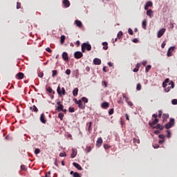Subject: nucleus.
Masks as SVG:
<instances>
[{
    "instance_id": "39448f33",
    "label": "nucleus",
    "mask_w": 177,
    "mask_h": 177,
    "mask_svg": "<svg viewBox=\"0 0 177 177\" xmlns=\"http://www.w3.org/2000/svg\"><path fill=\"white\" fill-rule=\"evenodd\" d=\"M77 105L79 109H81L82 110H85L86 104L82 102V100H79L77 102Z\"/></svg>"
},
{
    "instance_id": "864d4df0",
    "label": "nucleus",
    "mask_w": 177,
    "mask_h": 177,
    "mask_svg": "<svg viewBox=\"0 0 177 177\" xmlns=\"http://www.w3.org/2000/svg\"><path fill=\"white\" fill-rule=\"evenodd\" d=\"M38 77H39V78H42V77H44V73L39 72L38 73Z\"/></svg>"
},
{
    "instance_id": "1a4fd4ad",
    "label": "nucleus",
    "mask_w": 177,
    "mask_h": 177,
    "mask_svg": "<svg viewBox=\"0 0 177 177\" xmlns=\"http://www.w3.org/2000/svg\"><path fill=\"white\" fill-rule=\"evenodd\" d=\"M57 105L58 106L57 108V111H62V110H63V109L64 108V106H63V104H62V102H57Z\"/></svg>"
},
{
    "instance_id": "69168bd1",
    "label": "nucleus",
    "mask_w": 177,
    "mask_h": 177,
    "mask_svg": "<svg viewBox=\"0 0 177 177\" xmlns=\"http://www.w3.org/2000/svg\"><path fill=\"white\" fill-rule=\"evenodd\" d=\"M136 68H138V70H139V68H140V64L138 63V64L136 65Z\"/></svg>"
},
{
    "instance_id": "6e6552de",
    "label": "nucleus",
    "mask_w": 177,
    "mask_h": 177,
    "mask_svg": "<svg viewBox=\"0 0 177 177\" xmlns=\"http://www.w3.org/2000/svg\"><path fill=\"white\" fill-rule=\"evenodd\" d=\"M174 50H175V46H171L169 48L167 54V57H171V56H172V52H174Z\"/></svg>"
},
{
    "instance_id": "20e7f679",
    "label": "nucleus",
    "mask_w": 177,
    "mask_h": 177,
    "mask_svg": "<svg viewBox=\"0 0 177 177\" xmlns=\"http://www.w3.org/2000/svg\"><path fill=\"white\" fill-rule=\"evenodd\" d=\"M57 92L59 96H63V95H66V89H64V87H62L61 88L60 86H57Z\"/></svg>"
},
{
    "instance_id": "7c9ffc66",
    "label": "nucleus",
    "mask_w": 177,
    "mask_h": 177,
    "mask_svg": "<svg viewBox=\"0 0 177 177\" xmlns=\"http://www.w3.org/2000/svg\"><path fill=\"white\" fill-rule=\"evenodd\" d=\"M122 35H123L122 31H120L117 35L118 39H121V38H122Z\"/></svg>"
},
{
    "instance_id": "c85d7f7f",
    "label": "nucleus",
    "mask_w": 177,
    "mask_h": 177,
    "mask_svg": "<svg viewBox=\"0 0 177 177\" xmlns=\"http://www.w3.org/2000/svg\"><path fill=\"white\" fill-rule=\"evenodd\" d=\"M64 41H66V36L62 35L60 39L61 44H64Z\"/></svg>"
},
{
    "instance_id": "58836bf2",
    "label": "nucleus",
    "mask_w": 177,
    "mask_h": 177,
    "mask_svg": "<svg viewBox=\"0 0 177 177\" xmlns=\"http://www.w3.org/2000/svg\"><path fill=\"white\" fill-rule=\"evenodd\" d=\"M128 32L129 34H130V35H133V30H132V28H129L128 29Z\"/></svg>"
},
{
    "instance_id": "c03bdc74",
    "label": "nucleus",
    "mask_w": 177,
    "mask_h": 177,
    "mask_svg": "<svg viewBox=\"0 0 177 177\" xmlns=\"http://www.w3.org/2000/svg\"><path fill=\"white\" fill-rule=\"evenodd\" d=\"M136 89L137 91H140V89H142V85H140V84H138Z\"/></svg>"
},
{
    "instance_id": "c756f323",
    "label": "nucleus",
    "mask_w": 177,
    "mask_h": 177,
    "mask_svg": "<svg viewBox=\"0 0 177 177\" xmlns=\"http://www.w3.org/2000/svg\"><path fill=\"white\" fill-rule=\"evenodd\" d=\"M87 125L88 127V132H91V131H92V123L89 122L88 123H87Z\"/></svg>"
},
{
    "instance_id": "a211bd4d",
    "label": "nucleus",
    "mask_w": 177,
    "mask_h": 177,
    "mask_svg": "<svg viewBox=\"0 0 177 177\" xmlns=\"http://www.w3.org/2000/svg\"><path fill=\"white\" fill-rule=\"evenodd\" d=\"M150 6H153V2L147 1L145 6V10H147V9H149V8H150Z\"/></svg>"
},
{
    "instance_id": "72a5a7b5",
    "label": "nucleus",
    "mask_w": 177,
    "mask_h": 177,
    "mask_svg": "<svg viewBox=\"0 0 177 177\" xmlns=\"http://www.w3.org/2000/svg\"><path fill=\"white\" fill-rule=\"evenodd\" d=\"M52 73H53L52 77H53V78H55V77H56V75H57V71L53 70V71H52Z\"/></svg>"
},
{
    "instance_id": "774afa93",
    "label": "nucleus",
    "mask_w": 177,
    "mask_h": 177,
    "mask_svg": "<svg viewBox=\"0 0 177 177\" xmlns=\"http://www.w3.org/2000/svg\"><path fill=\"white\" fill-rule=\"evenodd\" d=\"M73 102H75L76 104H78V100H77V98H74Z\"/></svg>"
},
{
    "instance_id": "4468645a",
    "label": "nucleus",
    "mask_w": 177,
    "mask_h": 177,
    "mask_svg": "<svg viewBox=\"0 0 177 177\" xmlns=\"http://www.w3.org/2000/svg\"><path fill=\"white\" fill-rule=\"evenodd\" d=\"M62 59L64 62H68V54L66 52L62 53Z\"/></svg>"
},
{
    "instance_id": "f03ea898",
    "label": "nucleus",
    "mask_w": 177,
    "mask_h": 177,
    "mask_svg": "<svg viewBox=\"0 0 177 177\" xmlns=\"http://www.w3.org/2000/svg\"><path fill=\"white\" fill-rule=\"evenodd\" d=\"M85 50H92V46L89 44V43H83L82 44V52L84 53H85Z\"/></svg>"
},
{
    "instance_id": "6e6d98bb",
    "label": "nucleus",
    "mask_w": 177,
    "mask_h": 177,
    "mask_svg": "<svg viewBox=\"0 0 177 177\" xmlns=\"http://www.w3.org/2000/svg\"><path fill=\"white\" fill-rule=\"evenodd\" d=\"M21 171H26V165H21Z\"/></svg>"
},
{
    "instance_id": "de8ad7c7",
    "label": "nucleus",
    "mask_w": 177,
    "mask_h": 177,
    "mask_svg": "<svg viewBox=\"0 0 177 177\" xmlns=\"http://www.w3.org/2000/svg\"><path fill=\"white\" fill-rule=\"evenodd\" d=\"M75 111V109H74L73 107H69V113H74Z\"/></svg>"
},
{
    "instance_id": "423d86ee",
    "label": "nucleus",
    "mask_w": 177,
    "mask_h": 177,
    "mask_svg": "<svg viewBox=\"0 0 177 177\" xmlns=\"http://www.w3.org/2000/svg\"><path fill=\"white\" fill-rule=\"evenodd\" d=\"M82 56H84V54H82V53H81L80 51H76L74 53L75 59H81V57H82Z\"/></svg>"
},
{
    "instance_id": "e433bc0d",
    "label": "nucleus",
    "mask_w": 177,
    "mask_h": 177,
    "mask_svg": "<svg viewBox=\"0 0 177 177\" xmlns=\"http://www.w3.org/2000/svg\"><path fill=\"white\" fill-rule=\"evenodd\" d=\"M47 91L48 92H49V93H55V91H53V89H52V87H48Z\"/></svg>"
},
{
    "instance_id": "aec40b11",
    "label": "nucleus",
    "mask_w": 177,
    "mask_h": 177,
    "mask_svg": "<svg viewBox=\"0 0 177 177\" xmlns=\"http://www.w3.org/2000/svg\"><path fill=\"white\" fill-rule=\"evenodd\" d=\"M158 119L156 118V119L154 120V121H153L152 122H149V125H150V127H151V128H153V125H156V124H158Z\"/></svg>"
},
{
    "instance_id": "5701e85b",
    "label": "nucleus",
    "mask_w": 177,
    "mask_h": 177,
    "mask_svg": "<svg viewBox=\"0 0 177 177\" xmlns=\"http://www.w3.org/2000/svg\"><path fill=\"white\" fill-rule=\"evenodd\" d=\"M102 45H103V48L102 49H104V50H107L109 49V44L106 41L102 42Z\"/></svg>"
},
{
    "instance_id": "603ef678",
    "label": "nucleus",
    "mask_w": 177,
    "mask_h": 177,
    "mask_svg": "<svg viewBox=\"0 0 177 177\" xmlns=\"http://www.w3.org/2000/svg\"><path fill=\"white\" fill-rule=\"evenodd\" d=\"M67 155L66 154L65 152L64 153H59V157H66Z\"/></svg>"
},
{
    "instance_id": "bf43d9fd",
    "label": "nucleus",
    "mask_w": 177,
    "mask_h": 177,
    "mask_svg": "<svg viewBox=\"0 0 177 177\" xmlns=\"http://www.w3.org/2000/svg\"><path fill=\"white\" fill-rule=\"evenodd\" d=\"M46 52H48V53H52V50H51L50 48H46Z\"/></svg>"
},
{
    "instance_id": "a18cd8bd",
    "label": "nucleus",
    "mask_w": 177,
    "mask_h": 177,
    "mask_svg": "<svg viewBox=\"0 0 177 177\" xmlns=\"http://www.w3.org/2000/svg\"><path fill=\"white\" fill-rule=\"evenodd\" d=\"M21 3L20 2L17 3V9H21Z\"/></svg>"
},
{
    "instance_id": "473e14b6",
    "label": "nucleus",
    "mask_w": 177,
    "mask_h": 177,
    "mask_svg": "<svg viewBox=\"0 0 177 177\" xmlns=\"http://www.w3.org/2000/svg\"><path fill=\"white\" fill-rule=\"evenodd\" d=\"M64 117V114H63V113H59L58 114V118L61 120V121H63Z\"/></svg>"
},
{
    "instance_id": "2eb2a0df",
    "label": "nucleus",
    "mask_w": 177,
    "mask_h": 177,
    "mask_svg": "<svg viewBox=\"0 0 177 177\" xmlns=\"http://www.w3.org/2000/svg\"><path fill=\"white\" fill-rule=\"evenodd\" d=\"M102 109H109L110 107V104L107 102H102L101 104Z\"/></svg>"
},
{
    "instance_id": "cd10ccee",
    "label": "nucleus",
    "mask_w": 177,
    "mask_h": 177,
    "mask_svg": "<svg viewBox=\"0 0 177 177\" xmlns=\"http://www.w3.org/2000/svg\"><path fill=\"white\" fill-rule=\"evenodd\" d=\"M147 16H149L150 18H151V15H153V10H148L147 11Z\"/></svg>"
},
{
    "instance_id": "0eeeda50",
    "label": "nucleus",
    "mask_w": 177,
    "mask_h": 177,
    "mask_svg": "<svg viewBox=\"0 0 177 177\" xmlns=\"http://www.w3.org/2000/svg\"><path fill=\"white\" fill-rule=\"evenodd\" d=\"M166 29L165 28H162L158 32L157 37L158 38H161L162 35L165 33Z\"/></svg>"
},
{
    "instance_id": "f8f14e48",
    "label": "nucleus",
    "mask_w": 177,
    "mask_h": 177,
    "mask_svg": "<svg viewBox=\"0 0 177 177\" xmlns=\"http://www.w3.org/2000/svg\"><path fill=\"white\" fill-rule=\"evenodd\" d=\"M40 121L42 124H46V119L45 118V114L44 113L41 114Z\"/></svg>"
},
{
    "instance_id": "3c124183",
    "label": "nucleus",
    "mask_w": 177,
    "mask_h": 177,
    "mask_svg": "<svg viewBox=\"0 0 177 177\" xmlns=\"http://www.w3.org/2000/svg\"><path fill=\"white\" fill-rule=\"evenodd\" d=\"M73 177H81V176L77 172H75L73 174Z\"/></svg>"
},
{
    "instance_id": "338daca9",
    "label": "nucleus",
    "mask_w": 177,
    "mask_h": 177,
    "mask_svg": "<svg viewBox=\"0 0 177 177\" xmlns=\"http://www.w3.org/2000/svg\"><path fill=\"white\" fill-rule=\"evenodd\" d=\"M160 133V130H156V131H154V133L156 135H158V133Z\"/></svg>"
},
{
    "instance_id": "a878e982",
    "label": "nucleus",
    "mask_w": 177,
    "mask_h": 177,
    "mask_svg": "<svg viewBox=\"0 0 177 177\" xmlns=\"http://www.w3.org/2000/svg\"><path fill=\"white\" fill-rule=\"evenodd\" d=\"M30 110H32L35 113H38L39 110L38 108L35 106V105H33L32 106L30 107Z\"/></svg>"
},
{
    "instance_id": "49530a36",
    "label": "nucleus",
    "mask_w": 177,
    "mask_h": 177,
    "mask_svg": "<svg viewBox=\"0 0 177 177\" xmlns=\"http://www.w3.org/2000/svg\"><path fill=\"white\" fill-rule=\"evenodd\" d=\"M158 138H160V139H162V140H164L165 139V136L163 134H160L158 136Z\"/></svg>"
},
{
    "instance_id": "6ab92c4d",
    "label": "nucleus",
    "mask_w": 177,
    "mask_h": 177,
    "mask_svg": "<svg viewBox=\"0 0 177 177\" xmlns=\"http://www.w3.org/2000/svg\"><path fill=\"white\" fill-rule=\"evenodd\" d=\"M63 5H64L65 8H70V1L68 0H64L63 1Z\"/></svg>"
},
{
    "instance_id": "37998d69",
    "label": "nucleus",
    "mask_w": 177,
    "mask_h": 177,
    "mask_svg": "<svg viewBox=\"0 0 177 177\" xmlns=\"http://www.w3.org/2000/svg\"><path fill=\"white\" fill-rule=\"evenodd\" d=\"M102 86H104V88H107V82L102 81Z\"/></svg>"
},
{
    "instance_id": "052dcab7",
    "label": "nucleus",
    "mask_w": 177,
    "mask_h": 177,
    "mask_svg": "<svg viewBox=\"0 0 177 177\" xmlns=\"http://www.w3.org/2000/svg\"><path fill=\"white\" fill-rule=\"evenodd\" d=\"M45 177H50V171L46 174Z\"/></svg>"
},
{
    "instance_id": "dca6fc26",
    "label": "nucleus",
    "mask_w": 177,
    "mask_h": 177,
    "mask_svg": "<svg viewBox=\"0 0 177 177\" xmlns=\"http://www.w3.org/2000/svg\"><path fill=\"white\" fill-rule=\"evenodd\" d=\"M169 118V114L164 113L162 115V121L163 122H167V120Z\"/></svg>"
},
{
    "instance_id": "ea45409f",
    "label": "nucleus",
    "mask_w": 177,
    "mask_h": 177,
    "mask_svg": "<svg viewBox=\"0 0 177 177\" xmlns=\"http://www.w3.org/2000/svg\"><path fill=\"white\" fill-rule=\"evenodd\" d=\"M109 115H113L114 114V109H109Z\"/></svg>"
},
{
    "instance_id": "a19ab883",
    "label": "nucleus",
    "mask_w": 177,
    "mask_h": 177,
    "mask_svg": "<svg viewBox=\"0 0 177 177\" xmlns=\"http://www.w3.org/2000/svg\"><path fill=\"white\" fill-rule=\"evenodd\" d=\"M39 153H41V150L38 148L35 149V154H39Z\"/></svg>"
},
{
    "instance_id": "f704fd0d",
    "label": "nucleus",
    "mask_w": 177,
    "mask_h": 177,
    "mask_svg": "<svg viewBox=\"0 0 177 177\" xmlns=\"http://www.w3.org/2000/svg\"><path fill=\"white\" fill-rule=\"evenodd\" d=\"M126 102H127V104L129 105V106H130L131 107H132V106H133V103H132V102H131V101H128V98L127 97H126Z\"/></svg>"
},
{
    "instance_id": "8fccbe9b",
    "label": "nucleus",
    "mask_w": 177,
    "mask_h": 177,
    "mask_svg": "<svg viewBox=\"0 0 177 177\" xmlns=\"http://www.w3.org/2000/svg\"><path fill=\"white\" fill-rule=\"evenodd\" d=\"M65 73L67 75H70L71 74V70L67 69Z\"/></svg>"
},
{
    "instance_id": "680f3d73",
    "label": "nucleus",
    "mask_w": 177,
    "mask_h": 177,
    "mask_svg": "<svg viewBox=\"0 0 177 177\" xmlns=\"http://www.w3.org/2000/svg\"><path fill=\"white\" fill-rule=\"evenodd\" d=\"M133 73H138V71H139V68H134L133 70Z\"/></svg>"
},
{
    "instance_id": "4d7b16f0",
    "label": "nucleus",
    "mask_w": 177,
    "mask_h": 177,
    "mask_svg": "<svg viewBox=\"0 0 177 177\" xmlns=\"http://www.w3.org/2000/svg\"><path fill=\"white\" fill-rule=\"evenodd\" d=\"M167 138H171V131H169V130H167Z\"/></svg>"
},
{
    "instance_id": "79ce46f5",
    "label": "nucleus",
    "mask_w": 177,
    "mask_h": 177,
    "mask_svg": "<svg viewBox=\"0 0 177 177\" xmlns=\"http://www.w3.org/2000/svg\"><path fill=\"white\" fill-rule=\"evenodd\" d=\"M110 147H111L107 144L104 145V148L105 149V150H109V149H110Z\"/></svg>"
},
{
    "instance_id": "09e8293b",
    "label": "nucleus",
    "mask_w": 177,
    "mask_h": 177,
    "mask_svg": "<svg viewBox=\"0 0 177 177\" xmlns=\"http://www.w3.org/2000/svg\"><path fill=\"white\" fill-rule=\"evenodd\" d=\"M162 115V111L160 110L158 111V115L159 118H161V116Z\"/></svg>"
},
{
    "instance_id": "393cba45",
    "label": "nucleus",
    "mask_w": 177,
    "mask_h": 177,
    "mask_svg": "<svg viewBox=\"0 0 177 177\" xmlns=\"http://www.w3.org/2000/svg\"><path fill=\"white\" fill-rule=\"evenodd\" d=\"M153 128H156V129H160V131H162L164 129L165 127L161 126V124H158L155 127H153Z\"/></svg>"
},
{
    "instance_id": "5fc2aeb1",
    "label": "nucleus",
    "mask_w": 177,
    "mask_h": 177,
    "mask_svg": "<svg viewBox=\"0 0 177 177\" xmlns=\"http://www.w3.org/2000/svg\"><path fill=\"white\" fill-rule=\"evenodd\" d=\"M153 149H159L160 148V145L158 144H155L153 145Z\"/></svg>"
},
{
    "instance_id": "4c0bfd02",
    "label": "nucleus",
    "mask_w": 177,
    "mask_h": 177,
    "mask_svg": "<svg viewBox=\"0 0 177 177\" xmlns=\"http://www.w3.org/2000/svg\"><path fill=\"white\" fill-rule=\"evenodd\" d=\"M92 150V147H91V146L89 147H86V153H90V151Z\"/></svg>"
},
{
    "instance_id": "7ed1b4c3",
    "label": "nucleus",
    "mask_w": 177,
    "mask_h": 177,
    "mask_svg": "<svg viewBox=\"0 0 177 177\" xmlns=\"http://www.w3.org/2000/svg\"><path fill=\"white\" fill-rule=\"evenodd\" d=\"M174 124H175V119L171 118L169 122L165 124V128L166 129H169L172 128V127H174Z\"/></svg>"
},
{
    "instance_id": "f257e3e1",
    "label": "nucleus",
    "mask_w": 177,
    "mask_h": 177,
    "mask_svg": "<svg viewBox=\"0 0 177 177\" xmlns=\"http://www.w3.org/2000/svg\"><path fill=\"white\" fill-rule=\"evenodd\" d=\"M162 86L165 88V92H169L171 89H174V88H175V83L172 81L169 82V80L167 78L163 82Z\"/></svg>"
},
{
    "instance_id": "bb28decb",
    "label": "nucleus",
    "mask_w": 177,
    "mask_h": 177,
    "mask_svg": "<svg viewBox=\"0 0 177 177\" xmlns=\"http://www.w3.org/2000/svg\"><path fill=\"white\" fill-rule=\"evenodd\" d=\"M73 96H78V88H75L73 91Z\"/></svg>"
},
{
    "instance_id": "13d9d810",
    "label": "nucleus",
    "mask_w": 177,
    "mask_h": 177,
    "mask_svg": "<svg viewBox=\"0 0 177 177\" xmlns=\"http://www.w3.org/2000/svg\"><path fill=\"white\" fill-rule=\"evenodd\" d=\"M171 103L172 104H177V100L176 99L172 100Z\"/></svg>"
},
{
    "instance_id": "e2e57ef3",
    "label": "nucleus",
    "mask_w": 177,
    "mask_h": 177,
    "mask_svg": "<svg viewBox=\"0 0 177 177\" xmlns=\"http://www.w3.org/2000/svg\"><path fill=\"white\" fill-rule=\"evenodd\" d=\"M81 42H80V40H77L76 42H75V45H77V46H80Z\"/></svg>"
},
{
    "instance_id": "9d476101",
    "label": "nucleus",
    "mask_w": 177,
    "mask_h": 177,
    "mask_svg": "<svg viewBox=\"0 0 177 177\" xmlns=\"http://www.w3.org/2000/svg\"><path fill=\"white\" fill-rule=\"evenodd\" d=\"M93 64H95V66H100V64H102V60L99 58H95L93 59Z\"/></svg>"
},
{
    "instance_id": "9b49d317",
    "label": "nucleus",
    "mask_w": 177,
    "mask_h": 177,
    "mask_svg": "<svg viewBox=\"0 0 177 177\" xmlns=\"http://www.w3.org/2000/svg\"><path fill=\"white\" fill-rule=\"evenodd\" d=\"M103 143V139L100 137L97 140L96 142V146L97 147H100L102 146V144Z\"/></svg>"
},
{
    "instance_id": "ddd939ff",
    "label": "nucleus",
    "mask_w": 177,
    "mask_h": 177,
    "mask_svg": "<svg viewBox=\"0 0 177 177\" xmlns=\"http://www.w3.org/2000/svg\"><path fill=\"white\" fill-rule=\"evenodd\" d=\"M17 80H23L24 78V73L19 72L16 75Z\"/></svg>"
},
{
    "instance_id": "c9c22d12",
    "label": "nucleus",
    "mask_w": 177,
    "mask_h": 177,
    "mask_svg": "<svg viewBox=\"0 0 177 177\" xmlns=\"http://www.w3.org/2000/svg\"><path fill=\"white\" fill-rule=\"evenodd\" d=\"M82 102H84V104H85V103H88V98H86V97H82Z\"/></svg>"
},
{
    "instance_id": "412c9836",
    "label": "nucleus",
    "mask_w": 177,
    "mask_h": 177,
    "mask_svg": "<svg viewBox=\"0 0 177 177\" xmlns=\"http://www.w3.org/2000/svg\"><path fill=\"white\" fill-rule=\"evenodd\" d=\"M76 156H77V150L72 149V153L71 155V158H75Z\"/></svg>"
},
{
    "instance_id": "4be33fe9",
    "label": "nucleus",
    "mask_w": 177,
    "mask_h": 177,
    "mask_svg": "<svg viewBox=\"0 0 177 177\" xmlns=\"http://www.w3.org/2000/svg\"><path fill=\"white\" fill-rule=\"evenodd\" d=\"M142 27L144 30H146L147 27V21L146 19L143 20L142 22Z\"/></svg>"
},
{
    "instance_id": "b1692460",
    "label": "nucleus",
    "mask_w": 177,
    "mask_h": 177,
    "mask_svg": "<svg viewBox=\"0 0 177 177\" xmlns=\"http://www.w3.org/2000/svg\"><path fill=\"white\" fill-rule=\"evenodd\" d=\"M75 24H76L77 27H82V22L80 20H75Z\"/></svg>"
},
{
    "instance_id": "2f4dec72",
    "label": "nucleus",
    "mask_w": 177,
    "mask_h": 177,
    "mask_svg": "<svg viewBox=\"0 0 177 177\" xmlns=\"http://www.w3.org/2000/svg\"><path fill=\"white\" fill-rule=\"evenodd\" d=\"M151 69V65L147 66L146 68H145V73H149V71H150Z\"/></svg>"
},
{
    "instance_id": "0e129e2a",
    "label": "nucleus",
    "mask_w": 177,
    "mask_h": 177,
    "mask_svg": "<svg viewBox=\"0 0 177 177\" xmlns=\"http://www.w3.org/2000/svg\"><path fill=\"white\" fill-rule=\"evenodd\" d=\"M158 143H159L160 145H164V140H160L158 141Z\"/></svg>"
},
{
    "instance_id": "f3484780",
    "label": "nucleus",
    "mask_w": 177,
    "mask_h": 177,
    "mask_svg": "<svg viewBox=\"0 0 177 177\" xmlns=\"http://www.w3.org/2000/svg\"><path fill=\"white\" fill-rule=\"evenodd\" d=\"M73 167H75V168H77V169H78L79 171H82V167H81V165L75 162H74L73 163Z\"/></svg>"
}]
</instances>
